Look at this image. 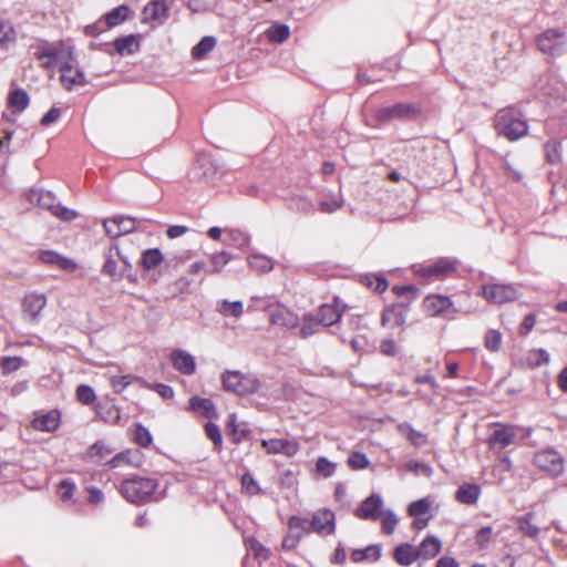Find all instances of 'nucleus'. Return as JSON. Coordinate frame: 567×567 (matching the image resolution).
Returning <instances> with one entry per match:
<instances>
[{
  "mask_svg": "<svg viewBox=\"0 0 567 567\" xmlns=\"http://www.w3.org/2000/svg\"><path fill=\"white\" fill-rule=\"evenodd\" d=\"M157 487L158 482L155 478L132 475L122 481L120 493L127 502L141 505L154 499Z\"/></svg>",
  "mask_w": 567,
  "mask_h": 567,
  "instance_id": "f257e3e1",
  "label": "nucleus"
},
{
  "mask_svg": "<svg viewBox=\"0 0 567 567\" xmlns=\"http://www.w3.org/2000/svg\"><path fill=\"white\" fill-rule=\"evenodd\" d=\"M494 127L498 135L512 142L528 133L527 122L520 117V114L514 107L499 110L494 117Z\"/></svg>",
  "mask_w": 567,
  "mask_h": 567,
  "instance_id": "f03ea898",
  "label": "nucleus"
},
{
  "mask_svg": "<svg viewBox=\"0 0 567 567\" xmlns=\"http://www.w3.org/2000/svg\"><path fill=\"white\" fill-rule=\"evenodd\" d=\"M220 379L225 391L240 396L254 394L260 388V382L254 374H245L240 371L226 370L221 373Z\"/></svg>",
  "mask_w": 567,
  "mask_h": 567,
  "instance_id": "7ed1b4c3",
  "label": "nucleus"
},
{
  "mask_svg": "<svg viewBox=\"0 0 567 567\" xmlns=\"http://www.w3.org/2000/svg\"><path fill=\"white\" fill-rule=\"evenodd\" d=\"M488 282L481 286V293L486 301L502 305L518 298V291L515 286L495 282L493 277H488Z\"/></svg>",
  "mask_w": 567,
  "mask_h": 567,
  "instance_id": "20e7f679",
  "label": "nucleus"
},
{
  "mask_svg": "<svg viewBox=\"0 0 567 567\" xmlns=\"http://www.w3.org/2000/svg\"><path fill=\"white\" fill-rule=\"evenodd\" d=\"M567 35L558 29H548L536 39L537 48L548 56L556 58L564 53Z\"/></svg>",
  "mask_w": 567,
  "mask_h": 567,
  "instance_id": "39448f33",
  "label": "nucleus"
},
{
  "mask_svg": "<svg viewBox=\"0 0 567 567\" xmlns=\"http://www.w3.org/2000/svg\"><path fill=\"white\" fill-rule=\"evenodd\" d=\"M420 113V109L414 103H395L384 106L375 112V120L380 123H386L393 120H412Z\"/></svg>",
  "mask_w": 567,
  "mask_h": 567,
  "instance_id": "423d86ee",
  "label": "nucleus"
},
{
  "mask_svg": "<svg viewBox=\"0 0 567 567\" xmlns=\"http://www.w3.org/2000/svg\"><path fill=\"white\" fill-rule=\"evenodd\" d=\"M534 464L551 477L560 476L565 468L564 457L551 449L535 453Z\"/></svg>",
  "mask_w": 567,
  "mask_h": 567,
  "instance_id": "0eeeda50",
  "label": "nucleus"
},
{
  "mask_svg": "<svg viewBox=\"0 0 567 567\" xmlns=\"http://www.w3.org/2000/svg\"><path fill=\"white\" fill-rule=\"evenodd\" d=\"M312 532L319 535H332L336 532L334 513L328 508H321L312 514L311 517Z\"/></svg>",
  "mask_w": 567,
  "mask_h": 567,
  "instance_id": "6e6552de",
  "label": "nucleus"
},
{
  "mask_svg": "<svg viewBox=\"0 0 567 567\" xmlns=\"http://www.w3.org/2000/svg\"><path fill=\"white\" fill-rule=\"evenodd\" d=\"M456 270L455 261L447 258H440L427 266H421L416 274L425 279L437 278L442 279Z\"/></svg>",
  "mask_w": 567,
  "mask_h": 567,
  "instance_id": "1a4fd4ad",
  "label": "nucleus"
},
{
  "mask_svg": "<svg viewBox=\"0 0 567 567\" xmlns=\"http://www.w3.org/2000/svg\"><path fill=\"white\" fill-rule=\"evenodd\" d=\"M383 507V499L379 494H371L354 511V515L360 519L375 520L380 517Z\"/></svg>",
  "mask_w": 567,
  "mask_h": 567,
  "instance_id": "9d476101",
  "label": "nucleus"
},
{
  "mask_svg": "<svg viewBox=\"0 0 567 567\" xmlns=\"http://www.w3.org/2000/svg\"><path fill=\"white\" fill-rule=\"evenodd\" d=\"M515 437L516 433L512 426L496 423L489 436V446L492 450H504L514 442Z\"/></svg>",
  "mask_w": 567,
  "mask_h": 567,
  "instance_id": "9b49d317",
  "label": "nucleus"
},
{
  "mask_svg": "<svg viewBox=\"0 0 567 567\" xmlns=\"http://www.w3.org/2000/svg\"><path fill=\"white\" fill-rule=\"evenodd\" d=\"M59 71L60 81L68 91H71L75 85H85L87 83L84 72L81 69H74L69 62L62 63Z\"/></svg>",
  "mask_w": 567,
  "mask_h": 567,
  "instance_id": "f8f14e48",
  "label": "nucleus"
},
{
  "mask_svg": "<svg viewBox=\"0 0 567 567\" xmlns=\"http://www.w3.org/2000/svg\"><path fill=\"white\" fill-rule=\"evenodd\" d=\"M173 367L184 375H192L196 370L195 358L185 350L175 349L169 354Z\"/></svg>",
  "mask_w": 567,
  "mask_h": 567,
  "instance_id": "ddd939ff",
  "label": "nucleus"
},
{
  "mask_svg": "<svg viewBox=\"0 0 567 567\" xmlns=\"http://www.w3.org/2000/svg\"><path fill=\"white\" fill-rule=\"evenodd\" d=\"M408 312V303L401 301L385 308L381 315V323L383 327L393 324L400 327L405 323Z\"/></svg>",
  "mask_w": 567,
  "mask_h": 567,
  "instance_id": "4468645a",
  "label": "nucleus"
},
{
  "mask_svg": "<svg viewBox=\"0 0 567 567\" xmlns=\"http://www.w3.org/2000/svg\"><path fill=\"white\" fill-rule=\"evenodd\" d=\"M269 321L271 324L289 329L298 327L300 322L298 315L284 306H278L270 311Z\"/></svg>",
  "mask_w": 567,
  "mask_h": 567,
  "instance_id": "2eb2a0df",
  "label": "nucleus"
},
{
  "mask_svg": "<svg viewBox=\"0 0 567 567\" xmlns=\"http://www.w3.org/2000/svg\"><path fill=\"white\" fill-rule=\"evenodd\" d=\"M261 444L266 449V451L271 454H285L287 456H292L299 451L298 443L289 440H262Z\"/></svg>",
  "mask_w": 567,
  "mask_h": 567,
  "instance_id": "dca6fc26",
  "label": "nucleus"
},
{
  "mask_svg": "<svg viewBox=\"0 0 567 567\" xmlns=\"http://www.w3.org/2000/svg\"><path fill=\"white\" fill-rule=\"evenodd\" d=\"M45 305L47 298L43 293L27 295L22 301L23 313L38 321Z\"/></svg>",
  "mask_w": 567,
  "mask_h": 567,
  "instance_id": "f3484780",
  "label": "nucleus"
},
{
  "mask_svg": "<svg viewBox=\"0 0 567 567\" xmlns=\"http://www.w3.org/2000/svg\"><path fill=\"white\" fill-rule=\"evenodd\" d=\"M393 558L400 566H411L420 558V551L409 543H403L394 547Z\"/></svg>",
  "mask_w": 567,
  "mask_h": 567,
  "instance_id": "a211bd4d",
  "label": "nucleus"
},
{
  "mask_svg": "<svg viewBox=\"0 0 567 567\" xmlns=\"http://www.w3.org/2000/svg\"><path fill=\"white\" fill-rule=\"evenodd\" d=\"M342 315V309L337 305L323 303L319 307L315 317L321 323V327H331L341 320Z\"/></svg>",
  "mask_w": 567,
  "mask_h": 567,
  "instance_id": "6ab92c4d",
  "label": "nucleus"
},
{
  "mask_svg": "<svg viewBox=\"0 0 567 567\" xmlns=\"http://www.w3.org/2000/svg\"><path fill=\"white\" fill-rule=\"evenodd\" d=\"M146 19L164 23L169 16V8L165 0H151L143 9Z\"/></svg>",
  "mask_w": 567,
  "mask_h": 567,
  "instance_id": "aec40b11",
  "label": "nucleus"
},
{
  "mask_svg": "<svg viewBox=\"0 0 567 567\" xmlns=\"http://www.w3.org/2000/svg\"><path fill=\"white\" fill-rule=\"evenodd\" d=\"M189 409L206 419H217L218 413L213 400L194 395L189 399Z\"/></svg>",
  "mask_w": 567,
  "mask_h": 567,
  "instance_id": "412c9836",
  "label": "nucleus"
},
{
  "mask_svg": "<svg viewBox=\"0 0 567 567\" xmlns=\"http://www.w3.org/2000/svg\"><path fill=\"white\" fill-rule=\"evenodd\" d=\"M104 264L101 269V274L110 277L113 281L122 280L121 268L118 266V259L115 255L114 246H111L104 252Z\"/></svg>",
  "mask_w": 567,
  "mask_h": 567,
  "instance_id": "4be33fe9",
  "label": "nucleus"
},
{
  "mask_svg": "<svg viewBox=\"0 0 567 567\" xmlns=\"http://www.w3.org/2000/svg\"><path fill=\"white\" fill-rule=\"evenodd\" d=\"M39 258L42 262L48 265H55L65 271H74L76 269V264L74 260L66 258L53 250L41 251Z\"/></svg>",
  "mask_w": 567,
  "mask_h": 567,
  "instance_id": "5701e85b",
  "label": "nucleus"
},
{
  "mask_svg": "<svg viewBox=\"0 0 567 567\" xmlns=\"http://www.w3.org/2000/svg\"><path fill=\"white\" fill-rule=\"evenodd\" d=\"M140 34H127L114 40L113 45L120 55H131L140 50Z\"/></svg>",
  "mask_w": 567,
  "mask_h": 567,
  "instance_id": "b1692460",
  "label": "nucleus"
},
{
  "mask_svg": "<svg viewBox=\"0 0 567 567\" xmlns=\"http://www.w3.org/2000/svg\"><path fill=\"white\" fill-rule=\"evenodd\" d=\"M481 492L480 485L475 483H465L457 488L455 498L461 504L473 505L480 498Z\"/></svg>",
  "mask_w": 567,
  "mask_h": 567,
  "instance_id": "393cba45",
  "label": "nucleus"
},
{
  "mask_svg": "<svg viewBox=\"0 0 567 567\" xmlns=\"http://www.w3.org/2000/svg\"><path fill=\"white\" fill-rule=\"evenodd\" d=\"M60 421V413L53 410L48 412L47 414L35 417L32 421V425L38 431L53 432L59 427Z\"/></svg>",
  "mask_w": 567,
  "mask_h": 567,
  "instance_id": "a878e982",
  "label": "nucleus"
},
{
  "mask_svg": "<svg viewBox=\"0 0 567 567\" xmlns=\"http://www.w3.org/2000/svg\"><path fill=\"white\" fill-rule=\"evenodd\" d=\"M398 431L415 447H422L427 444V435L415 430L409 422L398 424Z\"/></svg>",
  "mask_w": 567,
  "mask_h": 567,
  "instance_id": "bb28decb",
  "label": "nucleus"
},
{
  "mask_svg": "<svg viewBox=\"0 0 567 567\" xmlns=\"http://www.w3.org/2000/svg\"><path fill=\"white\" fill-rule=\"evenodd\" d=\"M227 427L229 430V435L231 441L235 444L241 443L244 440H247L251 434V430L246 423L238 424L236 422V415L230 414L227 421Z\"/></svg>",
  "mask_w": 567,
  "mask_h": 567,
  "instance_id": "cd10ccee",
  "label": "nucleus"
},
{
  "mask_svg": "<svg viewBox=\"0 0 567 567\" xmlns=\"http://www.w3.org/2000/svg\"><path fill=\"white\" fill-rule=\"evenodd\" d=\"M360 282L368 288H372L379 293L384 292L389 288V281L382 272L361 275Z\"/></svg>",
  "mask_w": 567,
  "mask_h": 567,
  "instance_id": "c85d7f7f",
  "label": "nucleus"
},
{
  "mask_svg": "<svg viewBox=\"0 0 567 567\" xmlns=\"http://www.w3.org/2000/svg\"><path fill=\"white\" fill-rule=\"evenodd\" d=\"M164 260V255L159 248H147L142 251L140 266L146 270H153Z\"/></svg>",
  "mask_w": 567,
  "mask_h": 567,
  "instance_id": "c756f323",
  "label": "nucleus"
},
{
  "mask_svg": "<svg viewBox=\"0 0 567 567\" xmlns=\"http://www.w3.org/2000/svg\"><path fill=\"white\" fill-rule=\"evenodd\" d=\"M30 103V97L24 89L18 87L10 91L8 95V104L12 109V113L23 112Z\"/></svg>",
  "mask_w": 567,
  "mask_h": 567,
  "instance_id": "7c9ffc66",
  "label": "nucleus"
},
{
  "mask_svg": "<svg viewBox=\"0 0 567 567\" xmlns=\"http://www.w3.org/2000/svg\"><path fill=\"white\" fill-rule=\"evenodd\" d=\"M382 546L380 544L369 545L362 549H353L351 551V560L353 563H361L368 559L378 561L381 558Z\"/></svg>",
  "mask_w": 567,
  "mask_h": 567,
  "instance_id": "2f4dec72",
  "label": "nucleus"
},
{
  "mask_svg": "<svg viewBox=\"0 0 567 567\" xmlns=\"http://www.w3.org/2000/svg\"><path fill=\"white\" fill-rule=\"evenodd\" d=\"M442 548V543L436 536H427L425 537L419 547H416L417 551H420V558L431 559L434 558Z\"/></svg>",
  "mask_w": 567,
  "mask_h": 567,
  "instance_id": "473e14b6",
  "label": "nucleus"
},
{
  "mask_svg": "<svg viewBox=\"0 0 567 567\" xmlns=\"http://www.w3.org/2000/svg\"><path fill=\"white\" fill-rule=\"evenodd\" d=\"M424 306L432 316H437L452 306V300L444 296H429L424 299Z\"/></svg>",
  "mask_w": 567,
  "mask_h": 567,
  "instance_id": "72a5a7b5",
  "label": "nucleus"
},
{
  "mask_svg": "<svg viewBox=\"0 0 567 567\" xmlns=\"http://www.w3.org/2000/svg\"><path fill=\"white\" fill-rule=\"evenodd\" d=\"M534 517L533 512H528L525 515L517 518V529L526 537L536 539L539 536L540 529L538 526L532 523Z\"/></svg>",
  "mask_w": 567,
  "mask_h": 567,
  "instance_id": "f704fd0d",
  "label": "nucleus"
},
{
  "mask_svg": "<svg viewBox=\"0 0 567 567\" xmlns=\"http://www.w3.org/2000/svg\"><path fill=\"white\" fill-rule=\"evenodd\" d=\"M115 255L121 262L122 279L126 278L132 284H137V275L133 271V264L127 255H124L117 245H114Z\"/></svg>",
  "mask_w": 567,
  "mask_h": 567,
  "instance_id": "c9c22d12",
  "label": "nucleus"
},
{
  "mask_svg": "<svg viewBox=\"0 0 567 567\" xmlns=\"http://www.w3.org/2000/svg\"><path fill=\"white\" fill-rule=\"evenodd\" d=\"M269 41L284 43L290 35V28L286 23L274 22L266 31Z\"/></svg>",
  "mask_w": 567,
  "mask_h": 567,
  "instance_id": "e433bc0d",
  "label": "nucleus"
},
{
  "mask_svg": "<svg viewBox=\"0 0 567 567\" xmlns=\"http://www.w3.org/2000/svg\"><path fill=\"white\" fill-rule=\"evenodd\" d=\"M128 11H130L128 6H126V4L117 6L104 16V19H105L104 23L109 28L116 27V25L123 23L127 19Z\"/></svg>",
  "mask_w": 567,
  "mask_h": 567,
  "instance_id": "4c0bfd02",
  "label": "nucleus"
},
{
  "mask_svg": "<svg viewBox=\"0 0 567 567\" xmlns=\"http://www.w3.org/2000/svg\"><path fill=\"white\" fill-rule=\"evenodd\" d=\"M112 452L113 450L105 443V441L99 440L86 450L85 457L87 460L99 462Z\"/></svg>",
  "mask_w": 567,
  "mask_h": 567,
  "instance_id": "58836bf2",
  "label": "nucleus"
},
{
  "mask_svg": "<svg viewBox=\"0 0 567 567\" xmlns=\"http://www.w3.org/2000/svg\"><path fill=\"white\" fill-rule=\"evenodd\" d=\"M216 45V38L212 35L203 37L199 42L193 47L192 55L195 60H202Z\"/></svg>",
  "mask_w": 567,
  "mask_h": 567,
  "instance_id": "ea45409f",
  "label": "nucleus"
},
{
  "mask_svg": "<svg viewBox=\"0 0 567 567\" xmlns=\"http://www.w3.org/2000/svg\"><path fill=\"white\" fill-rule=\"evenodd\" d=\"M545 158L546 162L556 165L561 162V142L558 140H549L544 145Z\"/></svg>",
  "mask_w": 567,
  "mask_h": 567,
  "instance_id": "a19ab883",
  "label": "nucleus"
},
{
  "mask_svg": "<svg viewBox=\"0 0 567 567\" xmlns=\"http://www.w3.org/2000/svg\"><path fill=\"white\" fill-rule=\"evenodd\" d=\"M321 323L317 320L313 313L306 312L302 317V323L300 328V336L303 339L310 338L311 336L319 332Z\"/></svg>",
  "mask_w": 567,
  "mask_h": 567,
  "instance_id": "79ce46f5",
  "label": "nucleus"
},
{
  "mask_svg": "<svg viewBox=\"0 0 567 567\" xmlns=\"http://www.w3.org/2000/svg\"><path fill=\"white\" fill-rule=\"evenodd\" d=\"M56 49L59 48L55 44H52L47 40L30 45V51H32L38 61H43L45 58H53Z\"/></svg>",
  "mask_w": 567,
  "mask_h": 567,
  "instance_id": "37998d69",
  "label": "nucleus"
},
{
  "mask_svg": "<svg viewBox=\"0 0 567 567\" xmlns=\"http://www.w3.org/2000/svg\"><path fill=\"white\" fill-rule=\"evenodd\" d=\"M37 202L40 207L48 209L52 215H54L60 205L56 196L52 192L44 189H41L37 194Z\"/></svg>",
  "mask_w": 567,
  "mask_h": 567,
  "instance_id": "c03bdc74",
  "label": "nucleus"
},
{
  "mask_svg": "<svg viewBox=\"0 0 567 567\" xmlns=\"http://www.w3.org/2000/svg\"><path fill=\"white\" fill-rule=\"evenodd\" d=\"M400 470L411 472L416 476L423 475L430 477L433 474V468L429 464L414 460L403 464Z\"/></svg>",
  "mask_w": 567,
  "mask_h": 567,
  "instance_id": "a18cd8bd",
  "label": "nucleus"
},
{
  "mask_svg": "<svg viewBox=\"0 0 567 567\" xmlns=\"http://www.w3.org/2000/svg\"><path fill=\"white\" fill-rule=\"evenodd\" d=\"M246 546L248 555L245 557V559H258L260 557L271 554L268 548H266L261 543H259L254 537L248 538L246 540Z\"/></svg>",
  "mask_w": 567,
  "mask_h": 567,
  "instance_id": "49530a36",
  "label": "nucleus"
},
{
  "mask_svg": "<svg viewBox=\"0 0 567 567\" xmlns=\"http://www.w3.org/2000/svg\"><path fill=\"white\" fill-rule=\"evenodd\" d=\"M16 41V30L9 21H0V49L7 50Z\"/></svg>",
  "mask_w": 567,
  "mask_h": 567,
  "instance_id": "de8ad7c7",
  "label": "nucleus"
},
{
  "mask_svg": "<svg viewBox=\"0 0 567 567\" xmlns=\"http://www.w3.org/2000/svg\"><path fill=\"white\" fill-rule=\"evenodd\" d=\"M24 359L22 357H18V355H14V357H10V355H6V357H2L1 358V361H0V369H1V372L3 375H8L10 373H13L16 371H18L23 364H24Z\"/></svg>",
  "mask_w": 567,
  "mask_h": 567,
  "instance_id": "09e8293b",
  "label": "nucleus"
},
{
  "mask_svg": "<svg viewBox=\"0 0 567 567\" xmlns=\"http://www.w3.org/2000/svg\"><path fill=\"white\" fill-rule=\"evenodd\" d=\"M218 311L224 317H235V318H238L244 312V306H243V302L239 301V300H237V301H228V300L225 299V300L221 301L220 307L218 308Z\"/></svg>",
  "mask_w": 567,
  "mask_h": 567,
  "instance_id": "8fccbe9b",
  "label": "nucleus"
},
{
  "mask_svg": "<svg viewBox=\"0 0 567 567\" xmlns=\"http://www.w3.org/2000/svg\"><path fill=\"white\" fill-rule=\"evenodd\" d=\"M248 264L251 269L264 274L271 271L274 268L271 259L262 255H251L248 257Z\"/></svg>",
  "mask_w": 567,
  "mask_h": 567,
  "instance_id": "3c124183",
  "label": "nucleus"
},
{
  "mask_svg": "<svg viewBox=\"0 0 567 567\" xmlns=\"http://www.w3.org/2000/svg\"><path fill=\"white\" fill-rule=\"evenodd\" d=\"M133 441L142 447H148L153 442V436L147 427L137 423L133 432Z\"/></svg>",
  "mask_w": 567,
  "mask_h": 567,
  "instance_id": "603ef678",
  "label": "nucleus"
},
{
  "mask_svg": "<svg viewBox=\"0 0 567 567\" xmlns=\"http://www.w3.org/2000/svg\"><path fill=\"white\" fill-rule=\"evenodd\" d=\"M112 224L118 228L120 236L130 234L136 228V220L131 216H114L112 217Z\"/></svg>",
  "mask_w": 567,
  "mask_h": 567,
  "instance_id": "864d4df0",
  "label": "nucleus"
},
{
  "mask_svg": "<svg viewBox=\"0 0 567 567\" xmlns=\"http://www.w3.org/2000/svg\"><path fill=\"white\" fill-rule=\"evenodd\" d=\"M241 489L244 493H246L249 496L259 495L262 493L258 482L255 480V477L251 475V473L246 472L243 474L241 478Z\"/></svg>",
  "mask_w": 567,
  "mask_h": 567,
  "instance_id": "5fc2aeb1",
  "label": "nucleus"
},
{
  "mask_svg": "<svg viewBox=\"0 0 567 567\" xmlns=\"http://www.w3.org/2000/svg\"><path fill=\"white\" fill-rule=\"evenodd\" d=\"M192 281L186 277L176 279L173 284L167 286V297L175 298L181 293H188Z\"/></svg>",
  "mask_w": 567,
  "mask_h": 567,
  "instance_id": "6e6d98bb",
  "label": "nucleus"
},
{
  "mask_svg": "<svg viewBox=\"0 0 567 567\" xmlns=\"http://www.w3.org/2000/svg\"><path fill=\"white\" fill-rule=\"evenodd\" d=\"M226 241L240 249H245L249 246L250 236L241 230L233 229L228 233Z\"/></svg>",
  "mask_w": 567,
  "mask_h": 567,
  "instance_id": "4d7b16f0",
  "label": "nucleus"
},
{
  "mask_svg": "<svg viewBox=\"0 0 567 567\" xmlns=\"http://www.w3.org/2000/svg\"><path fill=\"white\" fill-rule=\"evenodd\" d=\"M288 528H293L303 535L312 533L311 520L298 515H293L289 518Z\"/></svg>",
  "mask_w": 567,
  "mask_h": 567,
  "instance_id": "13d9d810",
  "label": "nucleus"
},
{
  "mask_svg": "<svg viewBox=\"0 0 567 567\" xmlns=\"http://www.w3.org/2000/svg\"><path fill=\"white\" fill-rule=\"evenodd\" d=\"M75 394L78 401L84 405L92 404L96 399L94 389L87 384H80L76 388Z\"/></svg>",
  "mask_w": 567,
  "mask_h": 567,
  "instance_id": "bf43d9fd",
  "label": "nucleus"
},
{
  "mask_svg": "<svg viewBox=\"0 0 567 567\" xmlns=\"http://www.w3.org/2000/svg\"><path fill=\"white\" fill-rule=\"evenodd\" d=\"M380 517L382 520V530L384 534H393L398 524V517L395 513L391 509L382 511Z\"/></svg>",
  "mask_w": 567,
  "mask_h": 567,
  "instance_id": "052dcab7",
  "label": "nucleus"
},
{
  "mask_svg": "<svg viewBox=\"0 0 567 567\" xmlns=\"http://www.w3.org/2000/svg\"><path fill=\"white\" fill-rule=\"evenodd\" d=\"M133 453L131 451H124L115 454L107 463L106 466L109 468H116L122 466L123 464H133L138 465L137 462L133 460Z\"/></svg>",
  "mask_w": 567,
  "mask_h": 567,
  "instance_id": "680f3d73",
  "label": "nucleus"
},
{
  "mask_svg": "<svg viewBox=\"0 0 567 567\" xmlns=\"http://www.w3.org/2000/svg\"><path fill=\"white\" fill-rule=\"evenodd\" d=\"M97 416L104 422L117 423L121 419L118 410L114 405L102 406L99 405L96 410Z\"/></svg>",
  "mask_w": 567,
  "mask_h": 567,
  "instance_id": "e2e57ef3",
  "label": "nucleus"
},
{
  "mask_svg": "<svg viewBox=\"0 0 567 567\" xmlns=\"http://www.w3.org/2000/svg\"><path fill=\"white\" fill-rule=\"evenodd\" d=\"M348 465L350 468L358 471V470H364L370 465V461L368 456L364 453L361 452H353L349 455Z\"/></svg>",
  "mask_w": 567,
  "mask_h": 567,
  "instance_id": "0e129e2a",
  "label": "nucleus"
},
{
  "mask_svg": "<svg viewBox=\"0 0 567 567\" xmlns=\"http://www.w3.org/2000/svg\"><path fill=\"white\" fill-rule=\"evenodd\" d=\"M430 506V502L426 498H420L409 505L408 512L410 516L419 517L426 514Z\"/></svg>",
  "mask_w": 567,
  "mask_h": 567,
  "instance_id": "69168bd1",
  "label": "nucleus"
},
{
  "mask_svg": "<svg viewBox=\"0 0 567 567\" xmlns=\"http://www.w3.org/2000/svg\"><path fill=\"white\" fill-rule=\"evenodd\" d=\"M244 567H280L271 554L258 559H244Z\"/></svg>",
  "mask_w": 567,
  "mask_h": 567,
  "instance_id": "338daca9",
  "label": "nucleus"
},
{
  "mask_svg": "<svg viewBox=\"0 0 567 567\" xmlns=\"http://www.w3.org/2000/svg\"><path fill=\"white\" fill-rule=\"evenodd\" d=\"M75 489V484L70 478L62 480L58 485V494L62 501H69L72 498Z\"/></svg>",
  "mask_w": 567,
  "mask_h": 567,
  "instance_id": "774afa93",
  "label": "nucleus"
}]
</instances>
